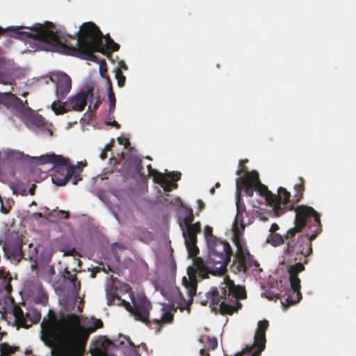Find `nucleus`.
<instances>
[{"label": "nucleus", "mask_w": 356, "mask_h": 356, "mask_svg": "<svg viewBox=\"0 0 356 356\" xmlns=\"http://www.w3.org/2000/svg\"><path fill=\"white\" fill-rule=\"evenodd\" d=\"M65 273L67 274V276L65 277H67V280L72 283L76 281V274H72L67 268H65Z\"/></svg>", "instance_id": "obj_49"}, {"label": "nucleus", "mask_w": 356, "mask_h": 356, "mask_svg": "<svg viewBox=\"0 0 356 356\" xmlns=\"http://www.w3.org/2000/svg\"><path fill=\"white\" fill-rule=\"evenodd\" d=\"M236 215L232 228V240L236 247V252L229 268L235 274H245L249 268H257L259 266V264L253 259V257L245 246L243 237L245 227L243 218L244 214L246 215V208L245 204L241 201L240 195L238 196L236 200Z\"/></svg>", "instance_id": "obj_5"}, {"label": "nucleus", "mask_w": 356, "mask_h": 356, "mask_svg": "<svg viewBox=\"0 0 356 356\" xmlns=\"http://www.w3.org/2000/svg\"><path fill=\"white\" fill-rule=\"evenodd\" d=\"M220 291L217 287H212L204 294L200 292L197 296L198 300L202 305H219L220 312L222 315H232L242 308L240 300L247 298L245 288L243 286L236 285L228 277H226Z\"/></svg>", "instance_id": "obj_4"}, {"label": "nucleus", "mask_w": 356, "mask_h": 356, "mask_svg": "<svg viewBox=\"0 0 356 356\" xmlns=\"http://www.w3.org/2000/svg\"><path fill=\"white\" fill-rule=\"evenodd\" d=\"M208 349L207 348H202L200 350V353L202 356H208L209 355V353H208Z\"/></svg>", "instance_id": "obj_60"}, {"label": "nucleus", "mask_w": 356, "mask_h": 356, "mask_svg": "<svg viewBox=\"0 0 356 356\" xmlns=\"http://www.w3.org/2000/svg\"><path fill=\"white\" fill-rule=\"evenodd\" d=\"M291 193L283 187H280L277 190V195H275V199L273 198L272 206L276 216H279L286 211L293 209V205L286 206L289 202Z\"/></svg>", "instance_id": "obj_17"}, {"label": "nucleus", "mask_w": 356, "mask_h": 356, "mask_svg": "<svg viewBox=\"0 0 356 356\" xmlns=\"http://www.w3.org/2000/svg\"><path fill=\"white\" fill-rule=\"evenodd\" d=\"M108 98L109 102L108 111L109 114H112L115 108L116 99L115 93L113 90L112 83L109 78H108Z\"/></svg>", "instance_id": "obj_29"}, {"label": "nucleus", "mask_w": 356, "mask_h": 356, "mask_svg": "<svg viewBox=\"0 0 356 356\" xmlns=\"http://www.w3.org/2000/svg\"><path fill=\"white\" fill-rule=\"evenodd\" d=\"M165 192H170L172 188H176L177 187V184L172 183V181H170L169 179L165 181V184H162L161 186Z\"/></svg>", "instance_id": "obj_43"}, {"label": "nucleus", "mask_w": 356, "mask_h": 356, "mask_svg": "<svg viewBox=\"0 0 356 356\" xmlns=\"http://www.w3.org/2000/svg\"><path fill=\"white\" fill-rule=\"evenodd\" d=\"M38 164L52 163L54 174L51 175L52 182L58 186H65L72 179L74 185L81 180V169L76 165H69V159L54 153L42 155L38 158Z\"/></svg>", "instance_id": "obj_8"}, {"label": "nucleus", "mask_w": 356, "mask_h": 356, "mask_svg": "<svg viewBox=\"0 0 356 356\" xmlns=\"http://www.w3.org/2000/svg\"><path fill=\"white\" fill-rule=\"evenodd\" d=\"M180 226L183 231V236L188 250V257H196L199 253V248L197 246V234L201 232L200 222H195L192 226L188 228H184L182 224H180Z\"/></svg>", "instance_id": "obj_16"}, {"label": "nucleus", "mask_w": 356, "mask_h": 356, "mask_svg": "<svg viewBox=\"0 0 356 356\" xmlns=\"http://www.w3.org/2000/svg\"><path fill=\"white\" fill-rule=\"evenodd\" d=\"M17 346H10L8 343H1L0 346L1 354L0 356H10L18 350Z\"/></svg>", "instance_id": "obj_31"}, {"label": "nucleus", "mask_w": 356, "mask_h": 356, "mask_svg": "<svg viewBox=\"0 0 356 356\" xmlns=\"http://www.w3.org/2000/svg\"><path fill=\"white\" fill-rule=\"evenodd\" d=\"M47 271L50 276L55 273L54 268L53 266H49L47 269Z\"/></svg>", "instance_id": "obj_63"}, {"label": "nucleus", "mask_w": 356, "mask_h": 356, "mask_svg": "<svg viewBox=\"0 0 356 356\" xmlns=\"http://www.w3.org/2000/svg\"><path fill=\"white\" fill-rule=\"evenodd\" d=\"M15 79L11 76L5 74H0V83L3 85H13Z\"/></svg>", "instance_id": "obj_42"}, {"label": "nucleus", "mask_w": 356, "mask_h": 356, "mask_svg": "<svg viewBox=\"0 0 356 356\" xmlns=\"http://www.w3.org/2000/svg\"><path fill=\"white\" fill-rule=\"evenodd\" d=\"M90 335H40L52 356H83Z\"/></svg>", "instance_id": "obj_7"}, {"label": "nucleus", "mask_w": 356, "mask_h": 356, "mask_svg": "<svg viewBox=\"0 0 356 356\" xmlns=\"http://www.w3.org/2000/svg\"><path fill=\"white\" fill-rule=\"evenodd\" d=\"M264 296L270 300H277L280 298V294L271 290H266L264 293Z\"/></svg>", "instance_id": "obj_44"}, {"label": "nucleus", "mask_w": 356, "mask_h": 356, "mask_svg": "<svg viewBox=\"0 0 356 356\" xmlns=\"http://www.w3.org/2000/svg\"><path fill=\"white\" fill-rule=\"evenodd\" d=\"M31 122L38 127H43L45 125L44 119L40 115H36L31 118Z\"/></svg>", "instance_id": "obj_40"}, {"label": "nucleus", "mask_w": 356, "mask_h": 356, "mask_svg": "<svg viewBox=\"0 0 356 356\" xmlns=\"http://www.w3.org/2000/svg\"><path fill=\"white\" fill-rule=\"evenodd\" d=\"M94 98L93 87H88L68 98L65 102L57 99L51 104V108L56 115H61L70 111H83L88 99Z\"/></svg>", "instance_id": "obj_9"}, {"label": "nucleus", "mask_w": 356, "mask_h": 356, "mask_svg": "<svg viewBox=\"0 0 356 356\" xmlns=\"http://www.w3.org/2000/svg\"><path fill=\"white\" fill-rule=\"evenodd\" d=\"M35 188L36 185L35 184H33L29 190V193L31 195H33L35 194Z\"/></svg>", "instance_id": "obj_59"}, {"label": "nucleus", "mask_w": 356, "mask_h": 356, "mask_svg": "<svg viewBox=\"0 0 356 356\" xmlns=\"http://www.w3.org/2000/svg\"><path fill=\"white\" fill-rule=\"evenodd\" d=\"M127 163L128 166L131 169H133L137 175H140L141 177L145 176L141 159L137 156H131L127 159Z\"/></svg>", "instance_id": "obj_25"}, {"label": "nucleus", "mask_w": 356, "mask_h": 356, "mask_svg": "<svg viewBox=\"0 0 356 356\" xmlns=\"http://www.w3.org/2000/svg\"><path fill=\"white\" fill-rule=\"evenodd\" d=\"M24 244L23 238L17 236L8 240L3 245V249L6 257L14 265H18L24 257L22 249Z\"/></svg>", "instance_id": "obj_14"}, {"label": "nucleus", "mask_w": 356, "mask_h": 356, "mask_svg": "<svg viewBox=\"0 0 356 356\" xmlns=\"http://www.w3.org/2000/svg\"><path fill=\"white\" fill-rule=\"evenodd\" d=\"M194 220L193 211V209L189 208L187 209L186 216L184 217L183 220V224L185 226V228H188L190 226H192L193 224L192 223Z\"/></svg>", "instance_id": "obj_35"}, {"label": "nucleus", "mask_w": 356, "mask_h": 356, "mask_svg": "<svg viewBox=\"0 0 356 356\" xmlns=\"http://www.w3.org/2000/svg\"><path fill=\"white\" fill-rule=\"evenodd\" d=\"M285 237L281 234L275 233L270 234L268 238V242L272 244L273 246H279L284 243Z\"/></svg>", "instance_id": "obj_30"}, {"label": "nucleus", "mask_w": 356, "mask_h": 356, "mask_svg": "<svg viewBox=\"0 0 356 356\" xmlns=\"http://www.w3.org/2000/svg\"><path fill=\"white\" fill-rule=\"evenodd\" d=\"M72 292L76 295L79 293V291L81 288V283L79 281H75L74 282H72Z\"/></svg>", "instance_id": "obj_48"}, {"label": "nucleus", "mask_w": 356, "mask_h": 356, "mask_svg": "<svg viewBox=\"0 0 356 356\" xmlns=\"http://www.w3.org/2000/svg\"><path fill=\"white\" fill-rule=\"evenodd\" d=\"M123 283H119V287L117 286L115 282L108 283L106 286V295L107 299V304L108 306L118 305L124 306L126 309H131V305L128 301L121 298L118 293V289H121L122 284Z\"/></svg>", "instance_id": "obj_18"}, {"label": "nucleus", "mask_w": 356, "mask_h": 356, "mask_svg": "<svg viewBox=\"0 0 356 356\" xmlns=\"http://www.w3.org/2000/svg\"><path fill=\"white\" fill-rule=\"evenodd\" d=\"M204 237H205L207 245H209L211 241H214L215 240L219 239L213 234V228L209 225H207L204 227Z\"/></svg>", "instance_id": "obj_32"}, {"label": "nucleus", "mask_w": 356, "mask_h": 356, "mask_svg": "<svg viewBox=\"0 0 356 356\" xmlns=\"http://www.w3.org/2000/svg\"><path fill=\"white\" fill-rule=\"evenodd\" d=\"M147 170H148V172H149V175H153L155 172H156V170L155 169H153L152 167V165L151 164H149L147 166Z\"/></svg>", "instance_id": "obj_56"}, {"label": "nucleus", "mask_w": 356, "mask_h": 356, "mask_svg": "<svg viewBox=\"0 0 356 356\" xmlns=\"http://www.w3.org/2000/svg\"><path fill=\"white\" fill-rule=\"evenodd\" d=\"M305 266L300 262L289 266L287 272L289 275L291 289L286 292V303L282 302L284 307L287 308L289 306L295 305L302 299L300 280L298 277V273L305 270Z\"/></svg>", "instance_id": "obj_11"}, {"label": "nucleus", "mask_w": 356, "mask_h": 356, "mask_svg": "<svg viewBox=\"0 0 356 356\" xmlns=\"http://www.w3.org/2000/svg\"><path fill=\"white\" fill-rule=\"evenodd\" d=\"M258 180V172L252 171L246 172L243 177L236 179V188L238 191L244 190L245 195L252 197L255 190V183Z\"/></svg>", "instance_id": "obj_19"}, {"label": "nucleus", "mask_w": 356, "mask_h": 356, "mask_svg": "<svg viewBox=\"0 0 356 356\" xmlns=\"http://www.w3.org/2000/svg\"><path fill=\"white\" fill-rule=\"evenodd\" d=\"M152 176L154 181L161 186L162 184H165V181H166V180L168 179L163 173L159 171H156V172H155Z\"/></svg>", "instance_id": "obj_38"}, {"label": "nucleus", "mask_w": 356, "mask_h": 356, "mask_svg": "<svg viewBox=\"0 0 356 356\" xmlns=\"http://www.w3.org/2000/svg\"><path fill=\"white\" fill-rule=\"evenodd\" d=\"M188 277L184 276L182 278V285L184 291H179L175 297V302L177 304V308L181 312L187 310L191 312V305L193 302V297L196 294L197 287V279L195 272H191V268L188 269Z\"/></svg>", "instance_id": "obj_10"}, {"label": "nucleus", "mask_w": 356, "mask_h": 356, "mask_svg": "<svg viewBox=\"0 0 356 356\" xmlns=\"http://www.w3.org/2000/svg\"><path fill=\"white\" fill-rule=\"evenodd\" d=\"M118 141L120 145L124 144L125 147H127L130 145L129 140L127 138H123L119 137L118 138Z\"/></svg>", "instance_id": "obj_52"}, {"label": "nucleus", "mask_w": 356, "mask_h": 356, "mask_svg": "<svg viewBox=\"0 0 356 356\" xmlns=\"http://www.w3.org/2000/svg\"><path fill=\"white\" fill-rule=\"evenodd\" d=\"M48 301V296L46 292L43 290L42 285L40 283L35 284V300L36 303H40L45 305Z\"/></svg>", "instance_id": "obj_26"}, {"label": "nucleus", "mask_w": 356, "mask_h": 356, "mask_svg": "<svg viewBox=\"0 0 356 356\" xmlns=\"http://www.w3.org/2000/svg\"><path fill=\"white\" fill-rule=\"evenodd\" d=\"M49 79L55 83L56 95L58 99H64L72 88V79L64 72L54 71L49 73Z\"/></svg>", "instance_id": "obj_15"}, {"label": "nucleus", "mask_w": 356, "mask_h": 356, "mask_svg": "<svg viewBox=\"0 0 356 356\" xmlns=\"http://www.w3.org/2000/svg\"><path fill=\"white\" fill-rule=\"evenodd\" d=\"M255 190L258 191L260 195L264 196L268 204L272 206L273 200V198L275 199V194H273L266 186L261 184L259 178L257 183H255Z\"/></svg>", "instance_id": "obj_23"}, {"label": "nucleus", "mask_w": 356, "mask_h": 356, "mask_svg": "<svg viewBox=\"0 0 356 356\" xmlns=\"http://www.w3.org/2000/svg\"><path fill=\"white\" fill-rule=\"evenodd\" d=\"M163 323H170L173 321V314L170 312H165L160 320Z\"/></svg>", "instance_id": "obj_45"}, {"label": "nucleus", "mask_w": 356, "mask_h": 356, "mask_svg": "<svg viewBox=\"0 0 356 356\" xmlns=\"http://www.w3.org/2000/svg\"><path fill=\"white\" fill-rule=\"evenodd\" d=\"M266 342V335H254V343L251 346H247L234 356H244L247 353H251L250 356H260L265 349Z\"/></svg>", "instance_id": "obj_20"}, {"label": "nucleus", "mask_w": 356, "mask_h": 356, "mask_svg": "<svg viewBox=\"0 0 356 356\" xmlns=\"http://www.w3.org/2000/svg\"><path fill=\"white\" fill-rule=\"evenodd\" d=\"M121 289L124 293H129L133 304L131 309H127L131 312L136 320L146 322L149 318V311L152 309L151 302L143 293H139L134 296L131 287L128 284H122Z\"/></svg>", "instance_id": "obj_13"}, {"label": "nucleus", "mask_w": 356, "mask_h": 356, "mask_svg": "<svg viewBox=\"0 0 356 356\" xmlns=\"http://www.w3.org/2000/svg\"><path fill=\"white\" fill-rule=\"evenodd\" d=\"M6 31L14 33V37L19 40L33 39L51 47V50L96 62L97 58L93 52H103V33L93 22L83 23L76 33L77 38L70 35H61L56 31L55 25L51 22L44 24H35L32 27L0 26V37ZM0 48V63L4 58L1 56Z\"/></svg>", "instance_id": "obj_1"}, {"label": "nucleus", "mask_w": 356, "mask_h": 356, "mask_svg": "<svg viewBox=\"0 0 356 356\" xmlns=\"http://www.w3.org/2000/svg\"><path fill=\"white\" fill-rule=\"evenodd\" d=\"M14 194H19L21 195H26L28 194L27 191L24 188H21L19 185L14 186L13 188Z\"/></svg>", "instance_id": "obj_47"}, {"label": "nucleus", "mask_w": 356, "mask_h": 356, "mask_svg": "<svg viewBox=\"0 0 356 356\" xmlns=\"http://www.w3.org/2000/svg\"><path fill=\"white\" fill-rule=\"evenodd\" d=\"M40 247V246H33L32 243H30L28 246V249L24 251V257L23 259L29 260L33 262L32 268H35V266L38 265V259L39 258L38 252Z\"/></svg>", "instance_id": "obj_24"}, {"label": "nucleus", "mask_w": 356, "mask_h": 356, "mask_svg": "<svg viewBox=\"0 0 356 356\" xmlns=\"http://www.w3.org/2000/svg\"><path fill=\"white\" fill-rule=\"evenodd\" d=\"M200 341L206 343L204 346L208 350H215L218 346V340L214 336L202 335Z\"/></svg>", "instance_id": "obj_28"}, {"label": "nucleus", "mask_w": 356, "mask_h": 356, "mask_svg": "<svg viewBox=\"0 0 356 356\" xmlns=\"http://www.w3.org/2000/svg\"><path fill=\"white\" fill-rule=\"evenodd\" d=\"M99 157L102 160L106 159L107 158V152L103 149L99 155Z\"/></svg>", "instance_id": "obj_62"}, {"label": "nucleus", "mask_w": 356, "mask_h": 356, "mask_svg": "<svg viewBox=\"0 0 356 356\" xmlns=\"http://www.w3.org/2000/svg\"><path fill=\"white\" fill-rule=\"evenodd\" d=\"M115 79H117L119 87H123L124 86L126 76L124 75L122 71L119 68L115 71Z\"/></svg>", "instance_id": "obj_37"}, {"label": "nucleus", "mask_w": 356, "mask_h": 356, "mask_svg": "<svg viewBox=\"0 0 356 356\" xmlns=\"http://www.w3.org/2000/svg\"><path fill=\"white\" fill-rule=\"evenodd\" d=\"M243 161H241L239 163V167L240 168L236 171L237 175H241L243 172H245V167L244 165H243Z\"/></svg>", "instance_id": "obj_54"}, {"label": "nucleus", "mask_w": 356, "mask_h": 356, "mask_svg": "<svg viewBox=\"0 0 356 356\" xmlns=\"http://www.w3.org/2000/svg\"><path fill=\"white\" fill-rule=\"evenodd\" d=\"M159 201L161 204H164V205L173 204L172 200L169 201L168 199L165 197H161Z\"/></svg>", "instance_id": "obj_53"}, {"label": "nucleus", "mask_w": 356, "mask_h": 356, "mask_svg": "<svg viewBox=\"0 0 356 356\" xmlns=\"http://www.w3.org/2000/svg\"><path fill=\"white\" fill-rule=\"evenodd\" d=\"M305 189V180L302 177H299L298 183L294 185L296 193L293 197L296 199V202H299L303 197Z\"/></svg>", "instance_id": "obj_27"}, {"label": "nucleus", "mask_w": 356, "mask_h": 356, "mask_svg": "<svg viewBox=\"0 0 356 356\" xmlns=\"http://www.w3.org/2000/svg\"><path fill=\"white\" fill-rule=\"evenodd\" d=\"M12 280V276L9 272H5L3 270H0V293L3 291H6L7 294H10L13 290L10 282Z\"/></svg>", "instance_id": "obj_22"}, {"label": "nucleus", "mask_w": 356, "mask_h": 356, "mask_svg": "<svg viewBox=\"0 0 356 356\" xmlns=\"http://www.w3.org/2000/svg\"><path fill=\"white\" fill-rule=\"evenodd\" d=\"M295 212V226L284 235L286 247L284 252L289 262H300L305 266L308 262L307 257L312 252V241L322 230L320 215L303 204L296 207Z\"/></svg>", "instance_id": "obj_2"}, {"label": "nucleus", "mask_w": 356, "mask_h": 356, "mask_svg": "<svg viewBox=\"0 0 356 356\" xmlns=\"http://www.w3.org/2000/svg\"><path fill=\"white\" fill-rule=\"evenodd\" d=\"M268 327L269 323L267 320L264 319L262 321H259L257 323V327L254 334H265Z\"/></svg>", "instance_id": "obj_34"}, {"label": "nucleus", "mask_w": 356, "mask_h": 356, "mask_svg": "<svg viewBox=\"0 0 356 356\" xmlns=\"http://www.w3.org/2000/svg\"><path fill=\"white\" fill-rule=\"evenodd\" d=\"M280 229L279 226L276 223H273L270 228V232L271 234H275L276 231H277Z\"/></svg>", "instance_id": "obj_55"}, {"label": "nucleus", "mask_w": 356, "mask_h": 356, "mask_svg": "<svg viewBox=\"0 0 356 356\" xmlns=\"http://www.w3.org/2000/svg\"><path fill=\"white\" fill-rule=\"evenodd\" d=\"M208 247V259L204 261L201 257H195L193 265L197 273L202 279L209 277V274L222 275L233 256L230 244L221 239L211 241Z\"/></svg>", "instance_id": "obj_6"}, {"label": "nucleus", "mask_w": 356, "mask_h": 356, "mask_svg": "<svg viewBox=\"0 0 356 356\" xmlns=\"http://www.w3.org/2000/svg\"><path fill=\"white\" fill-rule=\"evenodd\" d=\"M76 298L67 299V300H64L63 308L66 311L71 312L74 309V308L76 305Z\"/></svg>", "instance_id": "obj_41"}, {"label": "nucleus", "mask_w": 356, "mask_h": 356, "mask_svg": "<svg viewBox=\"0 0 356 356\" xmlns=\"http://www.w3.org/2000/svg\"><path fill=\"white\" fill-rule=\"evenodd\" d=\"M108 124H111L113 126H115L116 128H120V125L116 121H115V120H113L111 123H108Z\"/></svg>", "instance_id": "obj_64"}, {"label": "nucleus", "mask_w": 356, "mask_h": 356, "mask_svg": "<svg viewBox=\"0 0 356 356\" xmlns=\"http://www.w3.org/2000/svg\"><path fill=\"white\" fill-rule=\"evenodd\" d=\"M106 335H101L99 339L90 349L92 356H108V351L113 350L116 346Z\"/></svg>", "instance_id": "obj_21"}, {"label": "nucleus", "mask_w": 356, "mask_h": 356, "mask_svg": "<svg viewBox=\"0 0 356 356\" xmlns=\"http://www.w3.org/2000/svg\"><path fill=\"white\" fill-rule=\"evenodd\" d=\"M105 40L108 49H110L112 51H117L119 50L120 45L115 42L109 35H106Z\"/></svg>", "instance_id": "obj_36"}, {"label": "nucleus", "mask_w": 356, "mask_h": 356, "mask_svg": "<svg viewBox=\"0 0 356 356\" xmlns=\"http://www.w3.org/2000/svg\"><path fill=\"white\" fill-rule=\"evenodd\" d=\"M88 100L90 102V104L88 106V111H91V112L95 111L98 108V107L99 106V105L101 104V102H102L101 99H100V97L97 96L96 97L95 103L93 105V107L92 108V105H91V104H92V99H88Z\"/></svg>", "instance_id": "obj_46"}, {"label": "nucleus", "mask_w": 356, "mask_h": 356, "mask_svg": "<svg viewBox=\"0 0 356 356\" xmlns=\"http://www.w3.org/2000/svg\"><path fill=\"white\" fill-rule=\"evenodd\" d=\"M51 258L52 252L51 250L48 248H43L40 255V261L44 264H48L51 260Z\"/></svg>", "instance_id": "obj_33"}, {"label": "nucleus", "mask_w": 356, "mask_h": 356, "mask_svg": "<svg viewBox=\"0 0 356 356\" xmlns=\"http://www.w3.org/2000/svg\"><path fill=\"white\" fill-rule=\"evenodd\" d=\"M168 177L170 179H172L173 181H177L180 179L181 178V173L180 172H170L168 175Z\"/></svg>", "instance_id": "obj_50"}, {"label": "nucleus", "mask_w": 356, "mask_h": 356, "mask_svg": "<svg viewBox=\"0 0 356 356\" xmlns=\"http://www.w3.org/2000/svg\"><path fill=\"white\" fill-rule=\"evenodd\" d=\"M197 203L198 204L199 211H202L204 208V203L201 200H197Z\"/></svg>", "instance_id": "obj_58"}, {"label": "nucleus", "mask_w": 356, "mask_h": 356, "mask_svg": "<svg viewBox=\"0 0 356 356\" xmlns=\"http://www.w3.org/2000/svg\"><path fill=\"white\" fill-rule=\"evenodd\" d=\"M32 217L35 219H39L43 217V214L41 212H35L32 214Z\"/></svg>", "instance_id": "obj_57"}, {"label": "nucleus", "mask_w": 356, "mask_h": 356, "mask_svg": "<svg viewBox=\"0 0 356 356\" xmlns=\"http://www.w3.org/2000/svg\"><path fill=\"white\" fill-rule=\"evenodd\" d=\"M57 217L60 219H67L70 217L69 212L60 210L57 212Z\"/></svg>", "instance_id": "obj_51"}, {"label": "nucleus", "mask_w": 356, "mask_h": 356, "mask_svg": "<svg viewBox=\"0 0 356 356\" xmlns=\"http://www.w3.org/2000/svg\"><path fill=\"white\" fill-rule=\"evenodd\" d=\"M4 310L12 314L19 327H29L31 325L37 323L41 318L40 312L36 309H30L24 314L22 308L15 304L13 298L5 300Z\"/></svg>", "instance_id": "obj_12"}, {"label": "nucleus", "mask_w": 356, "mask_h": 356, "mask_svg": "<svg viewBox=\"0 0 356 356\" xmlns=\"http://www.w3.org/2000/svg\"><path fill=\"white\" fill-rule=\"evenodd\" d=\"M113 142H114V140L113 139L111 143L106 144L104 150H105L106 152L110 151L112 148Z\"/></svg>", "instance_id": "obj_61"}, {"label": "nucleus", "mask_w": 356, "mask_h": 356, "mask_svg": "<svg viewBox=\"0 0 356 356\" xmlns=\"http://www.w3.org/2000/svg\"><path fill=\"white\" fill-rule=\"evenodd\" d=\"M103 325L102 321L95 317L80 316L75 314L56 312L49 309L41 322L40 334H91L103 327Z\"/></svg>", "instance_id": "obj_3"}, {"label": "nucleus", "mask_w": 356, "mask_h": 356, "mask_svg": "<svg viewBox=\"0 0 356 356\" xmlns=\"http://www.w3.org/2000/svg\"><path fill=\"white\" fill-rule=\"evenodd\" d=\"M144 323L151 329L154 330L156 332H159L161 327H162V322L160 320H154V321L151 322L148 318L147 321Z\"/></svg>", "instance_id": "obj_39"}]
</instances>
